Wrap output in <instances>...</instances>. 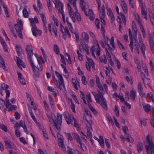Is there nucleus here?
I'll return each instance as SVG.
<instances>
[{"instance_id":"obj_1","label":"nucleus","mask_w":154,"mask_h":154,"mask_svg":"<svg viewBox=\"0 0 154 154\" xmlns=\"http://www.w3.org/2000/svg\"><path fill=\"white\" fill-rule=\"evenodd\" d=\"M46 115L50 123L52 124L53 122L57 129L58 130H60L62 119V115L58 113H57L56 119H54L56 116L53 113L51 114V116L47 113L46 114Z\"/></svg>"},{"instance_id":"obj_2","label":"nucleus","mask_w":154,"mask_h":154,"mask_svg":"<svg viewBox=\"0 0 154 154\" xmlns=\"http://www.w3.org/2000/svg\"><path fill=\"white\" fill-rule=\"evenodd\" d=\"M99 14L100 19L101 20L100 22L98 19H96L95 23L98 29L100 28V26H101V30L104 32L105 31L104 28L106 26V23L104 19L106 15L105 10H100L99 12Z\"/></svg>"},{"instance_id":"obj_3","label":"nucleus","mask_w":154,"mask_h":154,"mask_svg":"<svg viewBox=\"0 0 154 154\" xmlns=\"http://www.w3.org/2000/svg\"><path fill=\"white\" fill-rule=\"evenodd\" d=\"M97 103L100 104V105L105 109H107V104L105 99L103 97V94L100 91H98L97 94L94 92H92Z\"/></svg>"},{"instance_id":"obj_4","label":"nucleus","mask_w":154,"mask_h":154,"mask_svg":"<svg viewBox=\"0 0 154 154\" xmlns=\"http://www.w3.org/2000/svg\"><path fill=\"white\" fill-rule=\"evenodd\" d=\"M29 20L32 26V31L33 35L35 37H36L37 34L41 35L42 33V31L41 30H38L35 24L38 23H39L37 17L35 16L34 18H29Z\"/></svg>"},{"instance_id":"obj_5","label":"nucleus","mask_w":154,"mask_h":154,"mask_svg":"<svg viewBox=\"0 0 154 154\" xmlns=\"http://www.w3.org/2000/svg\"><path fill=\"white\" fill-rule=\"evenodd\" d=\"M101 31L103 33V38L104 42L106 45H107L108 46V50L112 53L113 52L115 48V46L114 45V38L112 37L111 38V40L110 42V44H109V42L110 41V39L106 36L105 35L104 32L105 31L103 32Z\"/></svg>"},{"instance_id":"obj_6","label":"nucleus","mask_w":154,"mask_h":154,"mask_svg":"<svg viewBox=\"0 0 154 154\" xmlns=\"http://www.w3.org/2000/svg\"><path fill=\"white\" fill-rule=\"evenodd\" d=\"M68 124H71L75 127L78 126V125L76 122V120L72 116L70 115L68 112H65L63 114Z\"/></svg>"},{"instance_id":"obj_7","label":"nucleus","mask_w":154,"mask_h":154,"mask_svg":"<svg viewBox=\"0 0 154 154\" xmlns=\"http://www.w3.org/2000/svg\"><path fill=\"white\" fill-rule=\"evenodd\" d=\"M15 29L19 37L21 39L23 36L22 32L23 30V24L21 19H18L17 23L15 25Z\"/></svg>"},{"instance_id":"obj_8","label":"nucleus","mask_w":154,"mask_h":154,"mask_svg":"<svg viewBox=\"0 0 154 154\" xmlns=\"http://www.w3.org/2000/svg\"><path fill=\"white\" fill-rule=\"evenodd\" d=\"M91 52L92 55L95 58L96 57L95 53L97 56H99L100 54L101 49L99 46L98 42L94 43L91 49Z\"/></svg>"},{"instance_id":"obj_9","label":"nucleus","mask_w":154,"mask_h":154,"mask_svg":"<svg viewBox=\"0 0 154 154\" xmlns=\"http://www.w3.org/2000/svg\"><path fill=\"white\" fill-rule=\"evenodd\" d=\"M134 16L142 32L143 36L144 38H146V32L142 25V21L138 13L134 14Z\"/></svg>"},{"instance_id":"obj_10","label":"nucleus","mask_w":154,"mask_h":154,"mask_svg":"<svg viewBox=\"0 0 154 154\" xmlns=\"http://www.w3.org/2000/svg\"><path fill=\"white\" fill-rule=\"evenodd\" d=\"M56 75L59 80L58 81V86L57 87L58 88L60 89V90L63 89V87H65L64 80L62 75L57 71L55 72Z\"/></svg>"},{"instance_id":"obj_11","label":"nucleus","mask_w":154,"mask_h":154,"mask_svg":"<svg viewBox=\"0 0 154 154\" xmlns=\"http://www.w3.org/2000/svg\"><path fill=\"white\" fill-rule=\"evenodd\" d=\"M146 140L149 143L148 145H146L145 146L147 153V154H152L151 152H150V149L151 150L154 147V145L149 134L146 136Z\"/></svg>"},{"instance_id":"obj_12","label":"nucleus","mask_w":154,"mask_h":154,"mask_svg":"<svg viewBox=\"0 0 154 154\" xmlns=\"http://www.w3.org/2000/svg\"><path fill=\"white\" fill-rule=\"evenodd\" d=\"M32 68L37 76H39V71H42L43 70V68L39 67V68L36 67L34 64L32 59L28 60Z\"/></svg>"},{"instance_id":"obj_13","label":"nucleus","mask_w":154,"mask_h":154,"mask_svg":"<svg viewBox=\"0 0 154 154\" xmlns=\"http://www.w3.org/2000/svg\"><path fill=\"white\" fill-rule=\"evenodd\" d=\"M69 15L73 22L75 21V18L76 17L77 20L80 22L81 20V17L80 14L77 11L73 12V10H69Z\"/></svg>"},{"instance_id":"obj_14","label":"nucleus","mask_w":154,"mask_h":154,"mask_svg":"<svg viewBox=\"0 0 154 154\" xmlns=\"http://www.w3.org/2000/svg\"><path fill=\"white\" fill-rule=\"evenodd\" d=\"M148 40L151 51L152 54H154V32L152 35L148 34Z\"/></svg>"},{"instance_id":"obj_15","label":"nucleus","mask_w":154,"mask_h":154,"mask_svg":"<svg viewBox=\"0 0 154 154\" xmlns=\"http://www.w3.org/2000/svg\"><path fill=\"white\" fill-rule=\"evenodd\" d=\"M25 50L27 55L28 60L32 59V56L33 54L32 46L31 45H27Z\"/></svg>"},{"instance_id":"obj_16","label":"nucleus","mask_w":154,"mask_h":154,"mask_svg":"<svg viewBox=\"0 0 154 154\" xmlns=\"http://www.w3.org/2000/svg\"><path fill=\"white\" fill-rule=\"evenodd\" d=\"M139 45L141 51L142 53L143 54V56H145L146 47L145 45L143 43L141 37L139 38Z\"/></svg>"},{"instance_id":"obj_17","label":"nucleus","mask_w":154,"mask_h":154,"mask_svg":"<svg viewBox=\"0 0 154 154\" xmlns=\"http://www.w3.org/2000/svg\"><path fill=\"white\" fill-rule=\"evenodd\" d=\"M49 30L51 34L53 32L55 36L57 35V29L54 26L52 25L51 23H49L48 25Z\"/></svg>"},{"instance_id":"obj_18","label":"nucleus","mask_w":154,"mask_h":154,"mask_svg":"<svg viewBox=\"0 0 154 154\" xmlns=\"http://www.w3.org/2000/svg\"><path fill=\"white\" fill-rule=\"evenodd\" d=\"M60 30L62 32V34H63V33H66L69 37V38L71 37V35L69 32L68 29L67 27H65L64 28L62 25L60 24Z\"/></svg>"},{"instance_id":"obj_19","label":"nucleus","mask_w":154,"mask_h":154,"mask_svg":"<svg viewBox=\"0 0 154 154\" xmlns=\"http://www.w3.org/2000/svg\"><path fill=\"white\" fill-rule=\"evenodd\" d=\"M85 14L88 16L91 20L94 19V16L92 10H84Z\"/></svg>"},{"instance_id":"obj_20","label":"nucleus","mask_w":154,"mask_h":154,"mask_svg":"<svg viewBox=\"0 0 154 154\" xmlns=\"http://www.w3.org/2000/svg\"><path fill=\"white\" fill-rule=\"evenodd\" d=\"M40 17L42 20L43 23V26L45 29V32L47 33L48 31L47 28L46 26V24L47 21L46 20V18L44 14H40Z\"/></svg>"},{"instance_id":"obj_21","label":"nucleus","mask_w":154,"mask_h":154,"mask_svg":"<svg viewBox=\"0 0 154 154\" xmlns=\"http://www.w3.org/2000/svg\"><path fill=\"white\" fill-rule=\"evenodd\" d=\"M129 30V35L130 39V43L129 45L130 47V49L131 51L132 52H133V38L132 35L131 33V29H128Z\"/></svg>"},{"instance_id":"obj_22","label":"nucleus","mask_w":154,"mask_h":154,"mask_svg":"<svg viewBox=\"0 0 154 154\" xmlns=\"http://www.w3.org/2000/svg\"><path fill=\"white\" fill-rule=\"evenodd\" d=\"M16 58L17 59V63L18 67L21 69H22V67L25 68L26 65L23 62V61L17 57H16Z\"/></svg>"},{"instance_id":"obj_23","label":"nucleus","mask_w":154,"mask_h":154,"mask_svg":"<svg viewBox=\"0 0 154 154\" xmlns=\"http://www.w3.org/2000/svg\"><path fill=\"white\" fill-rule=\"evenodd\" d=\"M87 135L88 137L89 138L92 137V134L91 132L93 131V129L91 125L89 126H87Z\"/></svg>"},{"instance_id":"obj_24","label":"nucleus","mask_w":154,"mask_h":154,"mask_svg":"<svg viewBox=\"0 0 154 154\" xmlns=\"http://www.w3.org/2000/svg\"><path fill=\"white\" fill-rule=\"evenodd\" d=\"M132 30L133 32L134 39L135 40L137 38V27L136 25L135 24V23L133 22L132 24Z\"/></svg>"},{"instance_id":"obj_25","label":"nucleus","mask_w":154,"mask_h":154,"mask_svg":"<svg viewBox=\"0 0 154 154\" xmlns=\"http://www.w3.org/2000/svg\"><path fill=\"white\" fill-rule=\"evenodd\" d=\"M97 84L99 89L102 91H103V88L100 82L99 77L97 75H95Z\"/></svg>"},{"instance_id":"obj_26","label":"nucleus","mask_w":154,"mask_h":154,"mask_svg":"<svg viewBox=\"0 0 154 154\" xmlns=\"http://www.w3.org/2000/svg\"><path fill=\"white\" fill-rule=\"evenodd\" d=\"M58 142L59 145L61 147L62 150L64 152H65L66 151V148L63 143V140L61 138H60L58 139Z\"/></svg>"},{"instance_id":"obj_27","label":"nucleus","mask_w":154,"mask_h":154,"mask_svg":"<svg viewBox=\"0 0 154 154\" xmlns=\"http://www.w3.org/2000/svg\"><path fill=\"white\" fill-rule=\"evenodd\" d=\"M72 82L74 85V88L77 90H78L79 88L77 86V85H79L80 82L79 80L78 79H76L75 80L73 78L72 79Z\"/></svg>"},{"instance_id":"obj_28","label":"nucleus","mask_w":154,"mask_h":154,"mask_svg":"<svg viewBox=\"0 0 154 154\" xmlns=\"http://www.w3.org/2000/svg\"><path fill=\"white\" fill-rule=\"evenodd\" d=\"M48 97L51 107L53 109L55 110V106H54L55 103L53 98L50 95H48Z\"/></svg>"},{"instance_id":"obj_29","label":"nucleus","mask_w":154,"mask_h":154,"mask_svg":"<svg viewBox=\"0 0 154 154\" xmlns=\"http://www.w3.org/2000/svg\"><path fill=\"white\" fill-rule=\"evenodd\" d=\"M136 96V91L135 90H131L130 92V97L131 99L134 101L135 100Z\"/></svg>"},{"instance_id":"obj_30","label":"nucleus","mask_w":154,"mask_h":154,"mask_svg":"<svg viewBox=\"0 0 154 154\" xmlns=\"http://www.w3.org/2000/svg\"><path fill=\"white\" fill-rule=\"evenodd\" d=\"M82 36L83 39L87 42H89V36L88 34L85 32H83L82 33Z\"/></svg>"},{"instance_id":"obj_31","label":"nucleus","mask_w":154,"mask_h":154,"mask_svg":"<svg viewBox=\"0 0 154 154\" xmlns=\"http://www.w3.org/2000/svg\"><path fill=\"white\" fill-rule=\"evenodd\" d=\"M56 7L58 10H63V4L61 3L60 1L58 0L57 2L55 4Z\"/></svg>"},{"instance_id":"obj_32","label":"nucleus","mask_w":154,"mask_h":154,"mask_svg":"<svg viewBox=\"0 0 154 154\" xmlns=\"http://www.w3.org/2000/svg\"><path fill=\"white\" fill-rule=\"evenodd\" d=\"M149 12L151 21L154 25V10H149Z\"/></svg>"},{"instance_id":"obj_33","label":"nucleus","mask_w":154,"mask_h":154,"mask_svg":"<svg viewBox=\"0 0 154 154\" xmlns=\"http://www.w3.org/2000/svg\"><path fill=\"white\" fill-rule=\"evenodd\" d=\"M107 14L111 20L112 23H113L115 20V18L114 17L113 13L112 12V10H108Z\"/></svg>"},{"instance_id":"obj_34","label":"nucleus","mask_w":154,"mask_h":154,"mask_svg":"<svg viewBox=\"0 0 154 154\" xmlns=\"http://www.w3.org/2000/svg\"><path fill=\"white\" fill-rule=\"evenodd\" d=\"M38 62L39 67L43 68L42 63L44 64L45 63V61L44 60L43 58L42 57H38L37 58Z\"/></svg>"},{"instance_id":"obj_35","label":"nucleus","mask_w":154,"mask_h":154,"mask_svg":"<svg viewBox=\"0 0 154 154\" xmlns=\"http://www.w3.org/2000/svg\"><path fill=\"white\" fill-rule=\"evenodd\" d=\"M143 108L146 112H149L151 111V107L150 105L148 104L143 105Z\"/></svg>"},{"instance_id":"obj_36","label":"nucleus","mask_w":154,"mask_h":154,"mask_svg":"<svg viewBox=\"0 0 154 154\" xmlns=\"http://www.w3.org/2000/svg\"><path fill=\"white\" fill-rule=\"evenodd\" d=\"M151 110L152 112L153 116V118L151 120L150 122L152 126L154 128V107L151 106Z\"/></svg>"},{"instance_id":"obj_37","label":"nucleus","mask_w":154,"mask_h":154,"mask_svg":"<svg viewBox=\"0 0 154 154\" xmlns=\"http://www.w3.org/2000/svg\"><path fill=\"white\" fill-rule=\"evenodd\" d=\"M17 53L19 56H20L22 52V49L20 46L19 45H17L16 47Z\"/></svg>"},{"instance_id":"obj_38","label":"nucleus","mask_w":154,"mask_h":154,"mask_svg":"<svg viewBox=\"0 0 154 154\" xmlns=\"http://www.w3.org/2000/svg\"><path fill=\"white\" fill-rule=\"evenodd\" d=\"M137 148L139 152L142 151L143 148V145L142 143H138L137 144Z\"/></svg>"},{"instance_id":"obj_39","label":"nucleus","mask_w":154,"mask_h":154,"mask_svg":"<svg viewBox=\"0 0 154 154\" xmlns=\"http://www.w3.org/2000/svg\"><path fill=\"white\" fill-rule=\"evenodd\" d=\"M23 121L20 120L19 122H17L15 125L14 127L17 128L19 129L20 127H23Z\"/></svg>"},{"instance_id":"obj_40","label":"nucleus","mask_w":154,"mask_h":154,"mask_svg":"<svg viewBox=\"0 0 154 154\" xmlns=\"http://www.w3.org/2000/svg\"><path fill=\"white\" fill-rule=\"evenodd\" d=\"M53 50L55 53L57 55L60 53V51L58 46L57 45H54L53 46Z\"/></svg>"},{"instance_id":"obj_41","label":"nucleus","mask_w":154,"mask_h":154,"mask_svg":"<svg viewBox=\"0 0 154 154\" xmlns=\"http://www.w3.org/2000/svg\"><path fill=\"white\" fill-rule=\"evenodd\" d=\"M86 97L87 99V104L89 105V104H90V103L92 101L90 93H88V94L86 95Z\"/></svg>"},{"instance_id":"obj_42","label":"nucleus","mask_w":154,"mask_h":154,"mask_svg":"<svg viewBox=\"0 0 154 154\" xmlns=\"http://www.w3.org/2000/svg\"><path fill=\"white\" fill-rule=\"evenodd\" d=\"M96 2L98 3V10H105V7L104 5H103L101 7V3L100 0H96Z\"/></svg>"},{"instance_id":"obj_43","label":"nucleus","mask_w":154,"mask_h":154,"mask_svg":"<svg viewBox=\"0 0 154 154\" xmlns=\"http://www.w3.org/2000/svg\"><path fill=\"white\" fill-rule=\"evenodd\" d=\"M125 137L127 138V140L131 143H132L134 141L133 138L131 136L128 134H127L125 136Z\"/></svg>"},{"instance_id":"obj_44","label":"nucleus","mask_w":154,"mask_h":154,"mask_svg":"<svg viewBox=\"0 0 154 154\" xmlns=\"http://www.w3.org/2000/svg\"><path fill=\"white\" fill-rule=\"evenodd\" d=\"M30 13V10H23V14L25 17L28 18Z\"/></svg>"},{"instance_id":"obj_45","label":"nucleus","mask_w":154,"mask_h":154,"mask_svg":"<svg viewBox=\"0 0 154 154\" xmlns=\"http://www.w3.org/2000/svg\"><path fill=\"white\" fill-rule=\"evenodd\" d=\"M5 143L6 147L8 149H11L12 147H13L14 146V145L12 144V143L11 142V141L9 142H6Z\"/></svg>"},{"instance_id":"obj_46","label":"nucleus","mask_w":154,"mask_h":154,"mask_svg":"<svg viewBox=\"0 0 154 154\" xmlns=\"http://www.w3.org/2000/svg\"><path fill=\"white\" fill-rule=\"evenodd\" d=\"M147 10H142V15L143 17L146 20H147Z\"/></svg>"},{"instance_id":"obj_47","label":"nucleus","mask_w":154,"mask_h":154,"mask_svg":"<svg viewBox=\"0 0 154 154\" xmlns=\"http://www.w3.org/2000/svg\"><path fill=\"white\" fill-rule=\"evenodd\" d=\"M80 5L82 10H85L86 6V3L84 0H80Z\"/></svg>"},{"instance_id":"obj_48","label":"nucleus","mask_w":154,"mask_h":154,"mask_svg":"<svg viewBox=\"0 0 154 154\" xmlns=\"http://www.w3.org/2000/svg\"><path fill=\"white\" fill-rule=\"evenodd\" d=\"M139 1L141 10H145L146 8V6L143 2L142 0H139Z\"/></svg>"},{"instance_id":"obj_49","label":"nucleus","mask_w":154,"mask_h":154,"mask_svg":"<svg viewBox=\"0 0 154 154\" xmlns=\"http://www.w3.org/2000/svg\"><path fill=\"white\" fill-rule=\"evenodd\" d=\"M100 59L101 61L103 62L104 64H106L107 63V60L105 55H102Z\"/></svg>"},{"instance_id":"obj_50","label":"nucleus","mask_w":154,"mask_h":154,"mask_svg":"<svg viewBox=\"0 0 154 154\" xmlns=\"http://www.w3.org/2000/svg\"><path fill=\"white\" fill-rule=\"evenodd\" d=\"M30 8L29 7V6L27 4H24L22 5L20 7V10H27V9H29Z\"/></svg>"},{"instance_id":"obj_51","label":"nucleus","mask_w":154,"mask_h":154,"mask_svg":"<svg viewBox=\"0 0 154 154\" xmlns=\"http://www.w3.org/2000/svg\"><path fill=\"white\" fill-rule=\"evenodd\" d=\"M89 34L91 36L94 42V43H97V42H98L97 40L96 39V36H95L93 32H89Z\"/></svg>"},{"instance_id":"obj_52","label":"nucleus","mask_w":154,"mask_h":154,"mask_svg":"<svg viewBox=\"0 0 154 154\" xmlns=\"http://www.w3.org/2000/svg\"><path fill=\"white\" fill-rule=\"evenodd\" d=\"M70 106L72 109V111L74 112H75V106L73 103L72 102L71 100H70Z\"/></svg>"},{"instance_id":"obj_53","label":"nucleus","mask_w":154,"mask_h":154,"mask_svg":"<svg viewBox=\"0 0 154 154\" xmlns=\"http://www.w3.org/2000/svg\"><path fill=\"white\" fill-rule=\"evenodd\" d=\"M58 13L59 14H62L63 20L64 23H65V18L63 10H58Z\"/></svg>"},{"instance_id":"obj_54","label":"nucleus","mask_w":154,"mask_h":154,"mask_svg":"<svg viewBox=\"0 0 154 154\" xmlns=\"http://www.w3.org/2000/svg\"><path fill=\"white\" fill-rule=\"evenodd\" d=\"M0 128L5 132L8 131V129L7 127L3 125L0 124Z\"/></svg>"},{"instance_id":"obj_55","label":"nucleus","mask_w":154,"mask_h":154,"mask_svg":"<svg viewBox=\"0 0 154 154\" xmlns=\"http://www.w3.org/2000/svg\"><path fill=\"white\" fill-rule=\"evenodd\" d=\"M82 83L84 85H86L87 84L88 82L86 80V79L85 76L83 75L82 77Z\"/></svg>"},{"instance_id":"obj_56","label":"nucleus","mask_w":154,"mask_h":154,"mask_svg":"<svg viewBox=\"0 0 154 154\" xmlns=\"http://www.w3.org/2000/svg\"><path fill=\"white\" fill-rule=\"evenodd\" d=\"M106 53L108 60H112L111 55L106 48Z\"/></svg>"},{"instance_id":"obj_57","label":"nucleus","mask_w":154,"mask_h":154,"mask_svg":"<svg viewBox=\"0 0 154 154\" xmlns=\"http://www.w3.org/2000/svg\"><path fill=\"white\" fill-rule=\"evenodd\" d=\"M138 90L139 93H141V91H143V88H142V85L140 82L138 84Z\"/></svg>"},{"instance_id":"obj_58","label":"nucleus","mask_w":154,"mask_h":154,"mask_svg":"<svg viewBox=\"0 0 154 154\" xmlns=\"http://www.w3.org/2000/svg\"><path fill=\"white\" fill-rule=\"evenodd\" d=\"M80 97H81V98L83 100L84 103L85 104H87V102L86 101V100H85V97L84 94L82 91L81 92Z\"/></svg>"},{"instance_id":"obj_59","label":"nucleus","mask_w":154,"mask_h":154,"mask_svg":"<svg viewBox=\"0 0 154 154\" xmlns=\"http://www.w3.org/2000/svg\"><path fill=\"white\" fill-rule=\"evenodd\" d=\"M120 99L121 102H125V100L122 93L119 94L118 98V100Z\"/></svg>"},{"instance_id":"obj_60","label":"nucleus","mask_w":154,"mask_h":154,"mask_svg":"<svg viewBox=\"0 0 154 154\" xmlns=\"http://www.w3.org/2000/svg\"><path fill=\"white\" fill-rule=\"evenodd\" d=\"M81 45L83 48L84 49L85 51L88 50V46L87 44L85 43L84 42H82L81 43Z\"/></svg>"},{"instance_id":"obj_61","label":"nucleus","mask_w":154,"mask_h":154,"mask_svg":"<svg viewBox=\"0 0 154 154\" xmlns=\"http://www.w3.org/2000/svg\"><path fill=\"white\" fill-rule=\"evenodd\" d=\"M88 106L90 108V109L95 114L97 113V111L90 104H89Z\"/></svg>"},{"instance_id":"obj_62","label":"nucleus","mask_w":154,"mask_h":154,"mask_svg":"<svg viewBox=\"0 0 154 154\" xmlns=\"http://www.w3.org/2000/svg\"><path fill=\"white\" fill-rule=\"evenodd\" d=\"M104 69L105 72L106 76H108V75H109L110 74V71L108 67L107 66H106L104 67Z\"/></svg>"},{"instance_id":"obj_63","label":"nucleus","mask_w":154,"mask_h":154,"mask_svg":"<svg viewBox=\"0 0 154 154\" xmlns=\"http://www.w3.org/2000/svg\"><path fill=\"white\" fill-rule=\"evenodd\" d=\"M77 53L78 55V57L79 60L81 61L83 60V57L82 55L80 54L78 50L77 51Z\"/></svg>"},{"instance_id":"obj_64","label":"nucleus","mask_w":154,"mask_h":154,"mask_svg":"<svg viewBox=\"0 0 154 154\" xmlns=\"http://www.w3.org/2000/svg\"><path fill=\"white\" fill-rule=\"evenodd\" d=\"M148 96L149 98L154 103V97L152 93L151 92L149 93Z\"/></svg>"}]
</instances>
